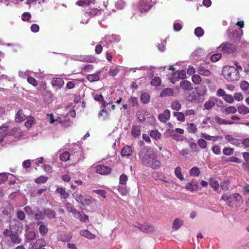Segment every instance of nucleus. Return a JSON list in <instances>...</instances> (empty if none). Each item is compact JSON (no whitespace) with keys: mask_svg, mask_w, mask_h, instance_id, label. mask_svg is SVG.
Returning a JSON list of instances; mask_svg holds the SVG:
<instances>
[{"mask_svg":"<svg viewBox=\"0 0 249 249\" xmlns=\"http://www.w3.org/2000/svg\"><path fill=\"white\" fill-rule=\"evenodd\" d=\"M139 156L144 165L151 167L153 169L160 167V162L157 160V156L152 150L143 148L140 151Z\"/></svg>","mask_w":249,"mask_h":249,"instance_id":"nucleus-1","label":"nucleus"},{"mask_svg":"<svg viewBox=\"0 0 249 249\" xmlns=\"http://www.w3.org/2000/svg\"><path fill=\"white\" fill-rule=\"evenodd\" d=\"M224 77L229 82L237 81L239 78V74L236 68L232 66H225L222 70Z\"/></svg>","mask_w":249,"mask_h":249,"instance_id":"nucleus-2","label":"nucleus"},{"mask_svg":"<svg viewBox=\"0 0 249 249\" xmlns=\"http://www.w3.org/2000/svg\"><path fill=\"white\" fill-rule=\"evenodd\" d=\"M156 0H141L139 8L141 13L147 12L149 10L152 5L156 3Z\"/></svg>","mask_w":249,"mask_h":249,"instance_id":"nucleus-3","label":"nucleus"},{"mask_svg":"<svg viewBox=\"0 0 249 249\" xmlns=\"http://www.w3.org/2000/svg\"><path fill=\"white\" fill-rule=\"evenodd\" d=\"M239 196L238 193H234L231 195L224 194L222 195L221 199L226 201L229 206H232L237 201V198Z\"/></svg>","mask_w":249,"mask_h":249,"instance_id":"nucleus-4","label":"nucleus"},{"mask_svg":"<svg viewBox=\"0 0 249 249\" xmlns=\"http://www.w3.org/2000/svg\"><path fill=\"white\" fill-rule=\"evenodd\" d=\"M96 173L102 175H107L109 174L111 171V168L109 166H106L103 164H98L94 167Z\"/></svg>","mask_w":249,"mask_h":249,"instance_id":"nucleus-5","label":"nucleus"},{"mask_svg":"<svg viewBox=\"0 0 249 249\" xmlns=\"http://www.w3.org/2000/svg\"><path fill=\"white\" fill-rule=\"evenodd\" d=\"M100 13V11L96 8L91 9L89 11L86 12L84 14V16L87 18L85 21L84 19H82L81 21L82 23H87L89 18L94 17Z\"/></svg>","mask_w":249,"mask_h":249,"instance_id":"nucleus-6","label":"nucleus"},{"mask_svg":"<svg viewBox=\"0 0 249 249\" xmlns=\"http://www.w3.org/2000/svg\"><path fill=\"white\" fill-rule=\"evenodd\" d=\"M163 135L166 138L172 137L173 139L178 141L181 140V137L177 134H175L173 129H167L164 132Z\"/></svg>","mask_w":249,"mask_h":249,"instance_id":"nucleus-7","label":"nucleus"},{"mask_svg":"<svg viewBox=\"0 0 249 249\" xmlns=\"http://www.w3.org/2000/svg\"><path fill=\"white\" fill-rule=\"evenodd\" d=\"M220 47L221 48V51L224 53H232L235 50L233 45L228 43H223Z\"/></svg>","mask_w":249,"mask_h":249,"instance_id":"nucleus-8","label":"nucleus"},{"mask_svg":"<svg viewBox=\"0 0 249 249\" xmlns=\"http://www.w3.org/2000/svg\"><path fill=\"white\" fill-rule=\"evenodd\" d=\"M198 187V183L197 180L193 179L191 182L186 185L185 188L187 191L193 192L196 191Z\"/></svg>","mask_w":249,"mask_h":249,"instance_id":"nucleus-9","label":"nucleus"},{"mask_svg":"<svg viewBox=\"0 0 249 249\" xmlns=\"http://www.w3.org/2000/svg\"><path fill=\"white\" fill-rule=\"evenodd\" d=\"M170 112L168 109L165 110L163 113H160L158 116L159 120L162 123L166 122L170 119Z\"/></svg>","mask_w":249,"mask_h":249,"instance_id":"nucleus-10","label":"nucleus"},{"mask_svg":"<svg viewBox=\"0 0 249 249\" xmlns=\"http://www.w3.org/2000/svg\"><path fill=\"white\" fill-rule=\"evenodd\" d=\"M225 139L230 143L238 146L242 143V141L233 138L232 136L227 135L225 136Z\"/></svg>","mask_w":249,"mask_h":249,"instance_id":"nucleus-11","label":"nucleus"},{"mask_svg":"<svg viewBox=\"0 0 249 249\" xmlns=\"http://www.w3.org/2000/svg\"><path fill=\"white\" fill-rule=\"evenodd\" d=\"M121 153L123 157L130 156L133 153L132 147L128 145H125L121 150Z\"/></svg>","mask_w":249,"mask_h":249,"instance_id":"nucleus-12","label":"nucleus"},{"mask_svg":"<svg viewBox=\"0 0 249 249\" xmlns=\"http://www.w3.org/2000/svg\"><path fill=\"white\" fill-rule=\"evenodd\" d=\"M197 71L200 75L204 76H209L211 74V71L202 65L199 66Z\"/></svg>","mask_w":249,"mask_h":249,"instance_id":"nucleus-13","label":"nucleus"},{"mask_svg":"<svg viewBox=\"0 0 249 249\" xmlns=\"http://www.w3.org/2000/svg\"><path fill=\"white\" fill-rule=\"evenodd\" d=\"M56 192L61 196V198L65 199L68 198L70 196L69 193L66 192L65 189L63 187H58Z\"/></svg>","mask_w":249,"mask_h":249,"instance_id":"nucleus-14","label":"nucleus"},{"mask_svg":"<svg viewBox=\"0 0 249 249\" xmlns=\"http://www.w3.org/2000/svg\"><path fill=\"white\" fill-rule=\"evenodd\" d=\"M9 126L6 124H3L0 126V135L1 137H4L9 135Z\"/></svg>","mask_w":249,"mask_h":249,"instance_id":"nucleus-15","label":"nucleus"},{"mask_svg":"<svg viewBox=\"0 0 249 249\" xmlns=\"http://www.w3.org/2000/svg\"><path fill=\"white\" fill-rule=\"evenodd\" d=\"M52 84L53 86H57L61 89L64 84V81L62 78H55L52 80Z\"/></svg>","mask_w":249,"mask_h":249,"instance_id":"nucleus-16","label":"nucleus"},{"mask_svg":"<svg viewBox=\"0 0 249 249\" xmlns=\"http://www.w3.org/2000/svg\"><path fill=\"white\" fill-rule=\"evenodd\" d=\"M201 137L205 139V140L213 142L217 141L219 138V137L218 136H211L205 133H201Z\"/></svg>","mask_w":249,"mask_h":249,"instance_id":"nucleus-17","label":"nucleus"},{"mask_svg":"<svg viewBox=\"0 0 249 249\" xmlns=\"http://www.w3.org/2000/svg\"><path fill=\"white\" fill-rule=\"evenodd\" d=\"M26 117L23 113L22 110H19L15 116V121L16 122L20 123L25 120Z\"/></svg>","mask_w":249,"mask_h":249,"instance_id":"nucleus-18","label":"nucleus"},{"mask_svg":"<svg viewBox=\"0 0 249 249\" xmlns=\"http://www.w3.org/2000/svg\"><path fill=\"white\" fill-rule=\"evenodd\" d=\"M101 73V71H98L95 73L89 74L87 76V78L90 82H94L98 81L100 79L99 74Z\"/></svg>","mask_w":249,"mask_h":249,"instance_id":"nucleus-19","label":"nucleus"},{"mask_svg":"<svg viewBox=\"0 0 249 249\" xmlns=\"http://www.w3.org/2000/svg\"><path fill=\"white\" fill-rule=\"evenodd\" d=\"M180 87L184 90H189L192 89L191 83L187 80H182L180 83Z\"/></svg>","mask_w":249,"mask_h":249,"instance_id":"nucleus-20","label":"nucleus"},{"mask_svg":"<svg viewBox=\"0 0 249 249\" xmlns=\"http://www.w3.org/2000/svg\"><path fill=\"white\" fill-rule=\"evenodd\" d=\"M183 223V220L179 218L175 219L173 222L172 228L174 230H178L180 228Z\"/></svg>","mask_w":249,"mask_h":249,"instance_id":"nucleus-21","label":"nucleus"},{"mask_svg":"<svg viewBox=\"0 0 249 249\" xmlns=\"http://www.w3.org/2000/svg\"><path fill=\"white\" fill-rule=\"evenodd\" d=\"M72 197L78 202L82 204L85 196L77 192H75L72 195Z\"/></svg>","mask_w":249,"mask_h":249,"instance_id":"nucleus-22","label":"nucleus"},{"mask_svg":"<svg viewBox=\"0 0 249 249\" xmlns=\"http://www.w3.org/2000/svg\"><path fill=\"white\" fill-rule=\"evenodd\" d=\"M187 130L189 133L196 134L197 132V128L194 123H187Z\"/></svg>","mask_w":249,"mask_h":249,"instance_id":"nucleus-23","label":"nucleus"},{"mask_svg":"<svg viewBox=\"0 0 249 249\" xmlns=\"http://www.w3.org/2000/svg\"><path fill=\"white\" fill-rule=\"evenodd\" d=\"M80 234L81 235L89 239H94L95 237L94 234L91 233L88 230H82L80 231Z\"/></svg>","mask_w":249,"mask_h":249,"instance_id":"nucleus-24","label":"nucleus"},{"mask_svg":"<svg viewBox=\"0 0 249 249\" xmlns=\"http://www.w3.org/2000/svg\"><path fill=\"white\" fill-rule=\"evenodd\" d=\"M65 207L67 211L69 212L72 213L74 216H76L77 213H79V212L73 208V206L71 203L69 202L66 203L65 204Z\"/></svg>","mask_w":249,"mask_h":249,"instance_id":"nucleus-25","label":"nucleus"},{"mask_svg":"<svg viewBox=\"0 0 249 249\" xmlns=\"http://www.w3.org/2000/svg\"><path fill=\"white\" fill-rule=\"evenodd\" d=\"M76 3L80 6H89L92 3H94V0H80Z\"/></svg>","mask_w":249,"mask_h":249,"instance_id":"nucleus-26","label":"nucleus"},{"mask_svg":"<svg viewBox=\"0 0 249 249\" xmlns=\"http://www.w3.org/2000/svg\"><path fill=\"white\" fill-rule=\"evenodd\" d=\"M237 110L239 113L243 115L249 113V108L244 105L238 106L237 107Z\"/></svg>","mask_w":249,"mask_h":249,"instance_id":"nucleus-27","label":"nucleus"},{"mask_svg":"<svg viewBox=\"0 0 249 249\" xmlns=\"http://www.w3.org/2000/svg\"><path fill=\"white\" fill-rule=\"evenodd\" d=\"M140 229L142 231L145 232H151L154 230L153 226L148 224L141 225L140 227Z\"/></svg>","mask_w":249,"mask_h":249,"instance_id":"nucleus-28","label":"nucleus"},{"mask_svg":"<svg viewBox=\"0 0 249 249\" xmlns=\"http://www.w3.org/2000/svg\"><path fill=\"white\" fill-rule=\"evenodd\" d=\"M127 181V177L125 174H122L120 177L119 189L122 188L124 189L125 187L126 182Z\"/></svg>","mask_w":249,"mask_h":249,"instance_id":"nucleus-29","label":"nucleus"},{"mask_svg":"<svg viewBox=\"0 0 249 249\" xmlns=\"http://www.w3.org/2000/svg\"><path fill=\"white\" fill-rule=\"evenodd\" d=\"M131 134L134 137H138L140 135V127L138 125L133 126L131 130Z\"/></svg>","mask_w":249,"mask_h":249,"instance_id":"nucleus-30","label":"nucleus"},{"mask_svg":"<svg viewBox=\"0 0 249 249\" xmlns=\"http://www.w3.org/2000/svg\"><path fill=\"white\" fill-rule=\"evenodd\" d=\"M209 181L210 185L214 190L216 191L219 186L218 181L214 178H211Z\"/></svg>","mask_w":249,"mask_h":249,"instance_id":"nucleus-31","label":"nucleus"},{"mask_svg":"<svg viewBox=\"0 0 249 249\" xmlns=\"http://www.w3.org/2000/svg\"><path fill=\"white\" fill-rule=\"evenodd\" d=\"M95 200L90 196H85L83 203H82L83 205H89L92 204Z\"/></svg>","mask_w":249,"mask_h":249,"instance_id":"nucleus-32","label":"nucleus"},{"mask_svg":"<svg viewBox=\"0 0 249 249\" xmlns=\"http://www.w3.org/2000/svg\"><path fill=\"white\" fill-rule=\"evenodd\" d=\"M141 100L143 104H147L150 100V95L148 93L143 92L141 94Z\"/></svg>","mask_w":249,"mask_h":249,"instance_id":"nucleus-33","label":"nucleus"},{"mask_svg":"<svg viewBox=\"0 0 249 249\" xmlns=\"http://www.w3.org/2000/svg\"><path fill=\"white\" fill-rule=\"evenodd\" d=\"M44 215L50 218H54L55 217V213L53 210L47 209L44 210Z\"/></svg>","mask_w":249,"mask_h":249,"instance_id":"nucleus-34","label":"nucleus"},{"mask_svg":"<svg viewBox=\"0 0 249 249\" xmlns=\"http://www.w3.org/2000/svg\"><path fill=\"white\" fill-rule=\"evenodd\" d=\"M175 176L181 181L184 180V178L181 174V168L179 167H177L175 168Z\"/></svg>","mask_w":249,"mask_h":249,"instance_id":"nucleus-35","label":"nucleus"},{"mask_svg":"<svg viewBox=\"0 0 249 249\" xmlns=\"http://www.w3.org/2000/svg\"><path fill=\"white\" fill-rule=\"evenodd\" d=\"M150 136L155 140H159L161 137V134L158 130H153L150 131Z\"/></svg>","mask_w":249,"mask_h":249,"instance_id":"nucleus-36","label":"nucleus"},{"mask_svg":"<svg viewBox=\"0 0 249 249\" xmlns=\"http://www.w3.org/2000/svg\"><path fill=\"white\" fill-rule=\"evenodd\" d=\"M35 123V119L33 117L27 118V121L25 123V126L27 128H30Z\"/></svg>","mask_w":249,"mask_h":249,"instance_id":"nucleus-37","label":"nucleus"},{"mask_svg":"<svg viewBox=\"0 0 249 249\" xmlns=\"http://www.w3.org/2000/svg\"><path fill=\"white\" fill-rule=\"evenodd\" d=\"M70 154L67 151L64 152L59 156L60 160L62 161H67L70 159Z\"/></svg>","mask_w":249,"mask_h":249,"instance_id":"nucleus-38","label":"nucleus"},{"mask_svg":"<svg viewBox=\"0 0 249 249\" xmlns=\"http://www.w3.org/2000/svg\"><path fill=\"white\" fill-rule=\"evenodd\" d=\"M174 115L176 117L178 121H179L180 122H184L185 118V114H183L182 112H175L174 113Z\"/></svg>","mask_w":249,"mask_h":249,"instance_id":"nucleus-39","label":"nucleus"},{"mask_svg":"<svg viewBox=\"0 0 249 249\" xmlns=\"http://www.w3.org/2000/svg\"><path fill=\"white\" fill-rule=\"evenodd\" d=\"M215 105V102L213 100H209L206 101L204 104V109L206 110L211 109Z\"/></svg>","mask_w":249,"mask_h":249,"instance_id":"nucleus-40","label":"nucleus"},{"mask_svg":"<svg viewBox=\"0 0 249 249\" xmlns=\"http://www.w3.org/2000/svg\"><path fill=\"white\" fill-rule=\"evenodd\" d=\"M173 93V90L171 88H167L164 89L160 92V96L161 97L165 96H170L172 95Z\"/></svg>","mask_w":249,"mask_h":249,"instance_id":"nucleus-41","label":"nucleus"},{"mask_svg":"<svg viewBox=\"0 0 249 249\" xmlns=\"http://www.w3.org/2000/svg\"><path fill=\"white\" fill-rule=\"evenodd\" d=\"M171 107L173 109L178 111L181 109V105L178 101H174L172 103Z\"/></svg>","mask_w":249,"mask_h":249,"instance_id":"nucleus-42","label":"nucleus"},{"mask_svg":"<svg viewBox=\"0 0 249 249\" xmlns=\"http://www.w3.org/2000/svg\"><path fill=\"white\" fill-rule=\"evenodd\" d=\"M237 108L234 106H230L225 109V112L227 114H234L237 112Z\"/></svg>","mask_w":249,"mask_h":249,"instance_id":"nucleus-43","label":"nucleus"},{"mask_svg":"<svg viewBox=\"0 0 249 249\" xmlns=\"http://www.w3.org/2000/svg\"><path fill=\"white\" fill-rule=\"evenodd\" d=\"M71 238V236L69 234L60 235L58 236V239L63 242L69 241Z\"/></svg>","mask_w":249,"mask_h":249,"instance_id":"nucleus-44","label":"nucleus"},{"mask_svg":"<svg viewBox=\"0 0 249 249\" xmlns=\"http://www.w3.org/2000/svg\"><path fill=\"white\" fill-rule=\"evenodd\" d=\"M94 99L96 101L102 102L103 105H104L105 107L107 106V105L109 104L104 101L103 96L101 94L95 95Z\"/></svg>","mask_w":249,"mask_h":249,"instance_id":"nucleus-45","label":"nucleus"},{"mask_svg":"<svg viewBox=\"0 0 249 249\" xmlns=\"http://www.w3.org/2000/svg\"><path fill=\"white\" fill-rule=\"evenodd\" d=\"M193 82L195 84H199L202 81V78L198 74H194L192 77Z\"/></svg>","mask_w":249,"mask_h":249,"instance_id":"nucleus-46","label":"nucleus"},{"mask_svg":"<svg viewBox=\"0 0 249 249\" xmlns=\"http://www.w3.org/2000/svg\"><path fill=\"white\" fill-rule=\"evenodd\" d=\"M189 173L192 176H198L200 174V171L197 167H193L190 169Z\"/></svg>","mask_w":249,"mask_h":249,"instance_id":"nucleus-47","label":"nucleus"},{"mask_svg":"<svg viewBox=\"0 0 249 249\" xmlns=\"http://www.w3.org/2000/svg\"><path fill=\"white\" fill-rule=\"evenodd\" d=\"M39 231L42 236L45 235L48 232V230L46 226L41 224L39 227Z\"/></svg>","mask_w":249,"mask_h":249,"instance_id":"nucleus-48","label":"nucleus"},{"mask_svg":"<svg viewBox=\"0 0 249 249\" xmlns=\"http://www.w3.org/2000/svg\"><path fill=\"white\" fill-rule=\"evenodd\" d=\"M194 33L196 36L200 37L203 36L204 31L202 28L198 27L195 29Z\"/></svg>","mask_w":249,"mask_h":249,"instance_id":"nucleus-49","label":"nucleus"},{"mask_svg":"<svg viewBox=\"0 0 249 249\" xmlns=\"http://www.w3.org/2000/svg\"><path fill=\"white\" fill-rule=\"evenodd\" d=\"M10 238L12 242L13 243H19L21 241L18 236L15 233H11L10 234Z\"/></svg>","mask_w":249,"mask_h":249,"instance_id":"nucleus-50","label":"nucleus"},{"mask_svg":"<svg viewBox=\"0 0 249 249\" xmlns=\"http://www.w3.org/2000/svg\"><path fill=\"white\" fill-rule=\"evenodd\" d=\"M75 217L79 218L81 221L86 222L89 220V217L86 214H82L79 212V213H77Z\"/></svg>","mask_w":249,"mask_h":249,"instance_id":"nucleus-51","label":"nucleus"},{"mask_svg":"<svg viewBox=\"0 0 249 249\" xmlns=\"http://www.w3.org/2000/svg\"><path fill=\"white\" fill-rule=\"evenodd\" d=\"M198 145L202 149H205L207 146L206 141L203 139H200L197 141Z\"/></svg>","mask_w":249,"mask_h":249,"instance_id":"nucleus-52","label":"nucleus"},{"mask_svg":"<svg viewBox=\"0 0 249 249\" xmlns=\"http://www.w3.org/2000/svg\"><path fill=\"white\" fill-rule=\"evenodd\" d=\"M161 79L159 77H154L151 82L152 85L154 86H158L160 85Z\"/></svg>","mask_w":249,"mask_h":249,"instance_id":"nucleus-53","label":"nucleus"},{"mask_svg":"<svg viewBox=\"0 0 249 249\" xmlns=\"http://www.w3.org/2000/svg\"><path fill=\"white\" fill-rule=\"evenodd\" d=\"M175 75H178V78L183 79L186 77V72L184 70L175 72Z\"/></svg>","mask_w":249,"mask_h":249,"instance_id":"nucleus-54","label":"nucleus"},{"mask_svg":"<svg viewBox=\"0 0 249 249\" xmlns=\"http://www.w3.org/2000/svg\"><path fill=\"white\" fill-rule=\"evenodd\" d=\"M220 186L223 190L227 191L229 187V181L228 180H224L221 182Z\"/></svg>","mask_w":249,"mask_h":249,"instance_id":"nucleus-55","label":"nucleus"},{"mask_svg":"<svg viewBox=\"0 0 249 249\" xmlns=\"http://www.w3.org/2000/svg\"><path fill=\"white\" fill-rule=\"evenodd\" d=\"M240 87L243 90L247 91L249 88V84L247 81H243L240 84Z\"/></svg>","mask_w":249,"mask_h":249,"instance_id":"nucleus-56","label":"nucleus"},{"mask_svg":"<svg viewBox=\"0 0 249 249\" xmlns=\"http://www.w3.org/2000/svg\"><path fill=\"white\" fill-rule=\"evenodd\" d=\"M223 99L227 103H232L234 101L233 97L231 94H226L225 97H223Z\"/></svg>","mask_w":249,"mask_h":249,"instance_id":"nucleus-57","label":"nucleus"},{"mask_svg":"<svg viewBox=\"0 0 249 249\" xmlns=\"http://www.w3.org/2000/svg\"><path fill=\"white\" fill-rule=\"evenodd\" d=\"M125 5V2L124 0H119L116 3V6L117 8L122 9Z\"/></svg>","mask_w":249,"mask_h":249,"instance_id":"nucleus-58","label":"nucleus"},{"mask_svg":"<svg viewBox=\"0 0 249 249\" xmlns=\"http://www.w3.org/2000/svg\"><path fill=\"white\" fill-rule=\"evenodd\" d=\"M145 121L151 125H154L156 122V119L153 116L150 115L146 118Z\"/></svg>","mask_w":249,"mask_h":249,"instance_id":"nucleus-59","label":"nucleus"},{"mask_svg":"<svg viewBox=\"0 0 249 249\" xmlns=\"http://www.w3.org/2000/svg\"><path fill=\"white\" fill-rule=\"evenodd\" d=\"M27 81L28 82V83L33 85L34 86H36L38 85V83L36 81V79L32 76L28 77Z\"/></svg>","mask_w":249,"mask_h":249,"instance_id":"nucleus-60","label":"nucleus"},{"mask_svg":"<svg viewBox=\"0 0 249 249\" xmlns=\"http://www.w3.org/2000/svg\"><path fill=\"white\" fill-rule=\"evenodd\" d=\"M128 102L132 107H135L138 105L137 98L135 97H132L129 99Z\"/></svg>","mask_w":249,"mask_h":249,"instance_id":"nucleus-61","label":"nucleus"},{"mask_svg":"<svg viewBox=\"0 0 249 249\" xmlns=\"http://www.w3.org/2000/svg\"><path fill=\"white\" fill-rule=\"evenodd\" d=\"M233 149L231 148H225L223 150V153L227 156H230L233 154Z\"/></svg>","mask_w":249,"mask_h":249,"instance_id":"nucleus-62","label":"nucleus"},{"mask_svg":"<svg viewBox=\"0 0 249 249\" xmlns=\"http://www.w3.org/2000/svg\"><path fill=\"white\" fill-rule=\"evenodd\" d=\"M36 245L38 246V248H42L46 246V243L44 239H39L36 242Z\"/></svg>","mask_w":249,"mask_h":249,"instance_id":"nucleus-63","label":"nucleus"},{"mask_svg":"<svg viewBox=\"0 0 249 249\" xmlns=\"http://www.w3.org/2000/svg\"><path fill=\"white\" fill-rule=\"evenodd\" d=\"M221 57V54L220 53H215L211 56V60L213 62H216Z\"/></svg>","mask_w":249,"mask_h":249,"instance_id":"nucleus-64","label":"nucleus"}]
</instances>
